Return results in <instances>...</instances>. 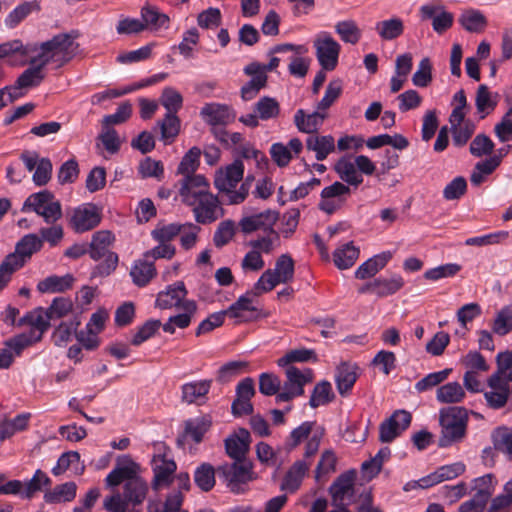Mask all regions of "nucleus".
Here are the masks:
<instances>
[{
    "mask_svg": "<svg viewBox=\"0 0 512 512\" xmlns=\"http://www.w3.org/2000/svg\"><path fill=\"white\" fill-rule=\"evenodd\" d=\"M278 219L279 213L275 210L268 209L251 216L243 217L239 222V227L244 234L262 231L263 236L251 240L249 245L256 251H259V253L269 254L280 241V235L274 229V225Z\"/></svg>",
    "mask_w": 512,
    "mask_h": 512,
    "instance_id": "nucleus-1",
    "label": "nucleus"
},
{
    "mask_svg": "<svg viewBox=\"0 0 512 512\" xmlns=\"http://www.w3.org/2000/svg\"><path fill=\"white\" fill-rule=\"evenodd\" d=\"M244 164L239 158L220 169L214 179V186L224 194L226 201L230 205L242 203L249 194V183H242L238 190H235L238 183L242 181L244 176Z\"/></svg>",
    "mask_w": 512,
    "mask_h": 512,
    "instance_id": "nucleus-2",
    "label": "nucleus"
},
{
    "mask_svg": "<svg viewBox=\"0 0 512 512\" xmlns=\"http://www.w3.org/2000/svg\"><path fill=\"white\" fill-rule=\"evenodd\" d=\"M148 484L139 477L123 484V491L106 496L103 509L106 512H128L142 505L148 493Z\"/></svg>",
    "mask_w": 512,
    "mask_h": 512,
    "instance_id": "nucleus-3",
    "label": "nucleus"
},
{
    "mask_svg": "<svg viewBox=\"0 0 512 512\" xmlns=\"http://www.w3.org/2000/svg\"><path fill=\"white\" fill-rule=\"evenodd\" d=\"M114 240V235L108 230H100L92 235L88 246L90 258L94 261L104 258V261L93 269L92 277L109 276L117 268L119 257L117 253L110 251V246Z\"/></svg>",
    "mask_w": 512,
    "mask_h": 512,
    "instance_id": "nucleus-4",
    "label": "nucleus"
},
{
    "mask_svg": "<svg viewBox=\"0 0 512 512\" xmlns=\"http://www.w3.org/2000/svg\"><path fill=\"white\" fill-rule=\"evenodd\" d=\"M77 47L78 44L74 42V37L71 34H57L52 39L41 43L40 52L30 60V64L41 60L45 62V65L56 62L62 66L74 57Z\"/></svg>",
    "mask_w": 512,
    "mask_h": 512,
    "instance_id": "nucleus-5",
    "label": "nucleus"
},
{
    "mask_svg": "<svg viewBox=\"0 0 512 512\" xmlns=\"http://www.w3.org/2000/svg\"><path fill=\"white\" fill-rule=\"evenodd\" d=\"M467 411L462 407H449L440 412L441 436L438 441L440 447H449L460 441L466 433Z\"/></svg>",
    "mask_w": 512,
    "mask_h": 512,
    "instance_id": "nucleus-6",
    "label": "nucleus"
},
{
    "mask_svg": "<svg viewBox=\"0 0 512 512\" xmlns=\"http://www.w3.org/2000/svg\"><path fill=\"white\" fill-rule=\"evenodd\" d=\"M219 478L232 493L240 494L245 486L254 479L253 465L250 461H234L218 466Z\"/></svg>",
    "mask_w": 512,
    "mask_h": 512,
    "instance_id": "nucleus-7",
    "label": "nucleus"
},
{
    "mask_svg": "<svg viewBox=\"0 0 512 512\" xmlns=\"http://www.w3.org/2000/svg\"><path fill=\"white\" fill-rule=\"evenodd\" d=\"M23 212L33 211L43 217L47 224H54L62 217L61 203L52 192L43 190L31 194L24 202Z\"/></svg>",
    "mask_w": 512,
    "mask_h": 512,
    "instance_id": "nucleus-8",
    "label": "nucleus"
},
{
    "mask_svg": "<svg viewBox=\"0 0 512 512\" xmlns=\"http://www.w3.org/2000/svg\"><path fill=\"white\" fill-rule=\"evenodd\" d=\"M316 57L323 70L332 71L338 64L341 45L328 32H320L315 41Z\"/></svg>",
    "mask_w": 512,
    "mask_h": 512,
    "instance_id": "nucleus-9",
    "label": "nucleus"
},
{
    "mask_svg": "<svg viewBox=\"0 0 512 512\" xmlns=\"http://www.w3.org/2000/svg\"><path fill=\"white\" fill-rule=\"evenodd\" d=\"M140 466L129 455L119 456L115 467L105 478V484L114 488L120 484L139 478Z\"/></svg>",
    "mask_w": 512,
    "mask_h": 512,
    "instance_id": "nucleus-10",
    "label": "nucleus"
},
{
    "mask_svg": "<svg viewBox=\"0 0 512 512\" xmlns=\"http://www.w3.org/2000/svg\"><path fill=\"white\" fill-rule=\"evenodd\" d=\"M187 205L193 207L195 220L199 224H210L223 215L218 197L211 193L197 198L194 204Z\"/></svg>",
    "mask_w": 512,
    "mask_h": 512,
    "instance_id": "nucleus-11",
    "label": "nucleus"
},
{
    "mask_svg": "<svg viewBox=\"0 0 512 512\" xmlns=\"http://www.w3.org/2000/svg\"><path fill=\"white\" fill-rule=\"evenodd\" d=\"M412 415L406 410L395 411L379 427V440L382 443L392 442L411 424Z\"/></svg>",
    "mask_w": 512,
    "mask_h": 512,
    "instance_id": "nucleus-12",
    "label": "nucleus"
},
{
    "mask_svg": "<svg viewBox=\"0 0 512 512\" xmlns=\"http://www.w3.org/2000/svg\"><path fill=\"white\" fill-rule=\"evenodd\" d=\"M351 189L342 182H334L321 191V201L318 207L321 211L331 215L335 213L350 195Z\"/></svg>",
    "mask_w": 512,
    "mask_h": 512,
    "instance_id": "nucleus-13",
    "label": "nucleus"
},
{
    "mask_svg": "<svg viewBox=\"0 0 512 512\" xmlns=\"http://www.w3.org/2000/svg\"><path fill=\"white\" fill-rule=\"evenodd\" d=\"M179 183V194L185 204H194L197 198L210 193L209 182L201 174L185 176Z\"/></svg>",
    "mask_w": 512,
    "mask_h": 512,
    "instance_id": "nucleus-14",
    "label": "nucleus"
},
{
    "mask_svg": "<svg viewBox=\"0 0 512 512\" xmlns=\"http://www.w3.org/2000/svg\"><path fill=\"white\" fill-rule=\"evenodd\" d=\"M101 214L97 206L84 204L74 209L70 219V225L77 233L92 230L99 225Z\"/></svg>",
    "mask_w": 512,
    "mask_h": 512,
    "instance_id": "nucleus-15",
    "label": "nucleus"
},
{
    "mask_svg": "<svg viewBox=\"0 0 512 512\" xmlns=\"http://www.w3.org/2000/svg\"><path fill=\"white\" fill-rule=\"evenodd\" d=\"M465 472V465L462 462H455L448 465H443L437 468L429 475L420 478L413 483V487L418 486L426 489L437 485L443 481L452 480Z\"/></svg>",
    "mask_w": 512,
    "mask_h": 512,
    "instance_id": "nucleus-16",
    "label": "nucleus"
},
{
    "mask_svg": "<svg viewBox=\"0 0 512 512\" xmlns=\"http://www.w3.org/2000/svg\"><path fill=\"white\" fill-rule=\"evenodd\" d=\"M244 72L252 76V79L241 88V97L244 101H250L266 86L267 75L263 74L261 64L258 62L247 65Z\"/></svg>",
    "mask_w": 512,
    "mask_h": 512,
    "instance_id": "nucleus-17",
    "label": "nucleus"
},
{
    "mask_svg": "<svg viewBox=\"0 0 512 512\" xmlns=\"http://www.w3.org/2000/svg\"><path fill=\"white\" fill-rule=\"evenodd\" d=\"M202 119L212 127L225 126L229 124L234 115L229 106L219 103H207L200 111Z\"/></svg>",
    "mask_w": 512,
    "mask_h": 512,
    "instance_id": "nucleus-18",
    "label": "nucleus"
},
{
    "mask_svg": "<svg viewBox=\"0 0 512 512\" xmlns=\"http://www.w3.org/2000/svg\"><path fill=\"white\" fill-rule=\"evenodd\" d=\"M188 291L182 281L169 285L165 291L158 293L156 306L160 309L181 308Z\"/></svg>",
    "mask_w": 512,
    "mask_h": 512,
    "instance_id": "nucleus-19",
    "label": "nucleus"
},
{
    "mask_svg": "<svg viewBox=\"0 0 512 512\" xmlns=\"http://www.w3.org/2000/svg\"><path fill=\"white\" fill-rule=\"evenodd\" d=\"M423 19H432L433 30L442 34L452 27L454 15L451 12L442 10L441 7L433 5H423L420 8Z\"/></svg>",
    "mask_w": 512,
    "mask_h": 512,
    "instance_id": "nucleus-20",
    "label": "nucleus"
},
{
    "mask_svg": "<svg viewBox=\"0 0 512 512\" xmlns=\"http://www.w3.org/2000/svg\"><path fill=\"white\" fill-rule=\"evenodd\" d=\"M254 293L247 291L241 295L233 304H231L226 312L228 317L236 319L238 322H247L257 318L253 314L257 312V308L252 305V295Z\"/></svg>",
    "mask_w": 512,
    "mask_h": 512,
    "instance_id": "nucleus-21",
    "label": "nucleus"
},
{
    "mask_svg": "<svg viewBox=\"0 0 512 512\" xmlns=\"http://www.w3.org/2000/svg\"><path fill=\"white\" fill-rule=\"evenodd\" d=\"M197 308L196 301L186 299L180 308L183 310V313L170 316L168 321L162 325L163 331L174 334L176 327L180 329L187 328L191 324L192 317L196 314Z\"/></svg>",
    "mask_w": 512,
    "mask_h": 512,
    "instance_id": "nucleus-22",
    "label": "nucleus"
},
{
    "mask_svg": "<svg viewBox=\"0 0 512 512\" xmlns=\"http://www.w3.org/2000/svg\"><path fill=\"white\" fill-rule=\"evenodd\" d=\"M327 113L316 110L307 114L303 109H298L294 115V124L300 132L313 134L323 125Z\"/></svg>",
    "mask_w": 512,
    "mask_h": 512,
    "instance_id": "nucleus-23",
    "label": "nucleus"
},
{
    "mask_svg": "<svg viewBox=\"0 0 512 512\" xmlns=\"http://www.w3.org/2000/svg\"><path fill=\"white\" fill-rule=\"evenodd\" d=\"M354 492V475L344 473L340 475L330 487L333 505H347Z\"/></svg>",
    "mask_w": 512,
    "mask_h": 512,
    "instance_id": "nucleus-24",
    "label": "nucleus"
},
{
    "mask_svg": "<svg viewBox=\"0 0 512 512\" xmlns=\"http://www.w3.org/2000/svg\"><path fill=\"white\" fill-rule=\"evenodd\" d=\"M42 248V240L36 234H27L22 237L15 246V251L7 256H14L21 268L31 256Z\"/></svg>",
    "mask_w": 512,
    "mask_h": 512,
    "instance_id": "nucleus-25",
    "label": "nucleus"
},
{
    "mask_svg": "<svg viewBox=\"0 0 512 512\" xmlns=\"http://www.w3.org/2000/svg\"><path fill=\"white\" fill-rule=\"evenodd\" d=\"M250 433L246 429H240L239 434L228 437L225 440V450L227 455L234 461H247L246 453L249 450Z\"/></svg>",
    "mask_w": 512,
    "mask_h": 512,
    "instance_id": "nucleus-26",
    "label": "nucleus"
},
{
    "mask_svg": "<svg viewBox=\"0 0 512 512\" xmlns=\"http://www.w3.org/2000/svg\"><path fill=\"white\" fill-rule=\"evenodd\" d=\"M212 385V380L204 379L191 381L181 386V399L187 404H200L206 399Z\"/></svg>",
    "mask_w": 512,
    "mask_h": 512,
    "instance_id": "nucleus-27",
    "label": "nucleus"
},
{
    "mask_svg": "<svg viewBox=\"0 0 512 512\" xmlns=\"http://www.w3.org/2000/svg\"><path fill=\"white\" fill-rule=\"evenodd\" d=\"M392 257L393 254L390 251L374 255L356 269L355 278L365 280L375 276L388 264Z\"/></svg>",
    "mask_w": 512,
    "mask_h": 512,
    "instance_id": "nucleus-28",
    "label": "nucleus"
},
{
    "mask_svg": "<svg viewBox=\"0 0 512 512\" xmlns=\"http://www.w3.org/2000/svg\"><path fill=\"white\" fill-rule=\"evenodd\" d=\"M309 466L310 464L304 460L296 461L285 474L280 486L281 490L289 493L296 492L299 489Z\"/></svg>",
    "mask_w": 512,
    "mask_h": 512,
    "instance_id": "nucleus-29",
    "label": "nucleus"
},
{
    "mask_svg": "<svg viewBox=\"0 0 512 512\" xmlns=\"http://www.w3.org/2000/svg\"><path fill=\"white\" fill-rule=\"evenodd\" d=\"M334 170L348 187H358L363 182V176L357 171L355 161L352 162L348 156L341 157L335 163Z\"/></svg>",
    "mask_w": 512,
    "mask_h": 512,
    "instance_id": "nucleus-30",
    "label": "nucleus"
},
{
    "mask_svg": "<svg viewBox=\"0 0 512 512\" xmlns=\"http://www.w3.org/2000/svg\"><path fill=\"white\" fill-rule=\"evenodd\" d=\"M176 463L173 460H168L164 457L154 459V479L153 487L159 489L160 487L168 486L172 482V476L176 471Z\"/></svg>",
    "mask_w": 512,
    "mask_h": 512,
    "instance_id": "nucleus-31",
    "label": "nucleus"
},
{
    "mask_svg": "<svg viewBox=\"0 0 512 512\" xmlns=\"http://www.w3.org/2000/svg\"><path fill=\"white\" fill-rule=\"evenodd\" d=\"M459 24L470 33H482L488 25L486 16L478 9L468 8L458 18Z\"/></svg>",
    "mask_w": 512,
    "mask_h": 512,
    "instance_id": "nucleus-32",
    "label": "nucleus"
},
{
    "mask_svg": "<svg viewBox=\"0 0 512 512\" xmlns=\"http://www.w3.org/2000/svg\"><path fill=\"white\" fill-rule=\"evenodd\" d=\"M45 62L38 60L37 63L31 64L29 68L23 71V73L17 78L14 85V90L37 87L44 80L45 74L43 69Z\"/></svg>",
    "mask_w": 512,
    "mask_h": 512,
    "instance_id": "nucleus-33",
    "label": "nucleus"
},
{
    "mask_svg": "<svg viewBox=\"0 0 512 512\" xmlns=\"http://www.w3.org/2000/svg\"><path fill=\"white\" fill-rule=\"evenodd\" d=\"M285 374L287 381L284 385L301 396L304 394V386L313 380V371L309 368L301 371L295 366H286Z\"/></svg>",
    "mask_w": 512,
    "mask_h": 512,
    "instance_id": "nucleus-34",
    "label": "nucleus"
},
{
    "mask_svg": "<svg viewBox=\"0 0 512 512\" xmlns=\"http://www.w3.org/2000/svg\"><path fill=\"white\" fill-rule=\"evenodd\" d=\"M306 148L316 153L318 161H323L335 151V139L332 135L309 136L306 139Z\"/></svg>",
    "mask_w": 512,
    "mask_h": 512,
    "instance_id": "nucleus-35",
    "label": "nucleus"
},
{
    "mask_svg": "<svg viewBox=\"0 0 512 512\" xmlns=\"http://www.w3.org/2000/svg\"><path fill=\"white\" fill-rule=\"evenodd\" d=\"M404 22L399 17H392L375 24V31L384 41H392L404 33Z\"/></svg>",
    "mask_w": 512,
    "mask_h": 512,
    "instance_id": "nucleus-36",
    "label": "nucleus"
},
{
    "mask_svg": "<svg viewBox=\"0 0 512 512\" xmlns=\"http://www.w3.org/2000/svg\"><path fill=\"white\" fill-rule=\"evenodd\" d=\"M141 18L146 29L159 30L169 27L170 19L168 15L160 12V10L152 5H145L141 9Z\"/></svg>",
    "mask_w": 512,
    "mask_h": 512,
    "instance_id": "nucleus-37",
    "label": "nucleus"
},
{
    "mask_svg": "<svg viewBox=\"0 0 512 512\" xmlns=\"http://www.w3.org/2000/svg\"><path fill=\"white\" fill-rule=\"evenodd\" d=\"M184 496L181 491H173L167 495L164 502L149 500L147 512H182Z\"/></svg>",
    "mask_w": 512,
    "mask_h": 512,
    "instance_id": "nucleus-38",
    "label": "nucleus"
},
{
    "mask_svg": "<svg viewBox=\"0 0 512 512\" xmlns=\"http://www.w3.org/2000/svg\"><path fill=\"white\" fill-rule=\"evenodd\" d=\"M357 380L356 367L348 364L342 363L337 368V373L335 376L337 390L340 395H347L351 389L353 388L355 382Z\"/></svg>",
    "mask_w": 512,
    "mask_h": 512,
    "instance_id": "nucleus-39",
    "label": "nucleus"
},
{
    "mask_svg": "<svg viewBox=\"0 0 512 512\" xmlns=\"http://www.w3.org/2000/svg\"><path fill=\"white\" fill-rule=\"evenodd\" d=\"M73 282L74 277L71 274L64 276L51 275L40 281L37 289L41 293H60L70 289Z\"/></svg>",
    "mask_w": 512,
    "mask_h": 512,
    "instance_id": "nucleus-40",
    "label": "nucleus"
},
{
    "mask_svg": "<svg viewBox=\"0 0 512 512\" xmlns=\"http://www.w3.org/2000/svg\"><path fill=\"white\" fill-rule=\"evenodd\" d=\"M68 469H72L77 475H81L85 466L80 463V454L76 451H69L63 453L57 460L56 466L52 468V473L55 476L63 474Z\"/></svg>",
    "mask_w": 512,
    "mask_h": 512,
    "instance_id": "nucleus-41",
    "label": "nucleus"
},
{
    "mask_svg": "<svg viewBox=\"0 0 512 512\" xmlns=\"http://www.w3.org/2000/svg\"><path fill=\"white\" fill-rule=\"evenodd\" d=\"M130 275L137 286L144 287L156 275V268L153 261L144 258L135 262Z\"/></svg>",
    "mask_w": 512,
    "mask_h": 512,
    "instance_id": "nucleus-42",
    "label": "nucleus"
},
{
    "mask_svg": "<svg viewBox=\"0 0 512 512\" xmlns=\"http://www.w3.org/2000/svg\"><path fill=\"white\" fill-rule=\"evenodd\" d=\"M76 491L77 485L74 482H66L56 485L52 490L46 491L44 500L49 504L70 502L75 499Z\"/></svg>",
    "mask_w": 512,
    "mask_h": 512,
    "instance_id": "nucleus-43",
    "label": "nucleus"
},
{
    "mask_svg": "<svg viewBox=\"0 0 512 512\" xmlns=\"http://www.w3.org/2000/svg\"><path fill=\"white\" fill-rule=\"evenodd\" d=\"M360 254L359 248L353 242L344 244L333 253V261L337 268L344 270L352 267Z\"/></svg>",
    "mask_w": 512,
    "mask_h": 512,
    "instance_id": "nucleus-44",
    "label": "nucleus"
},
{
    "mask_svg": "<svg viewBox=\"0 0 512 512\" xmlns=\"http://www.w3.org/2000/svg\"><path fill=\"white\" fill-rule=\"evenodd\" d=\"M376 282V295L380 298L387 297L397 293L405 285L404 278L397 273L392 274L390 277H378Z\"/></svg>",
    "mask_w": 512,
    "mask_h": 512,
    "instance_id": "nucleus-45",
    "label": "nucleus"
},
{
    "mask_svg": "<svg viewBox=\"0 0 512 512\" xmlns=\"http://www.w3.org/2000/svg\"><path fill=\"white\" fill-rule=\"evenodd\" d=\"M51 320L52 319L48 311H44L42 308L28 313L23 318V321L27 322L31 326L29 332L34 335H39L40 340L42 339L43 334L49 329Z\"/></svg>",
    "mask_w": 512,
    "mask_h": 512,
    "instance_id": "nucleus-46",
    "label": "nucleus"
},
{
    "mask_svg": "<svg viewBox=\"0 0 512 512\" xmlns=\"http://www.w3.org/2000/svg\"><path fill=\"white\" fill-rule=\"evenodd\" d=\"M334 29L344 43L355 45L362 37V30L352 19L338 21Z\"/></svg>",
    "mask_w": 512,
    "mask_h": 512,
    "instance_id": "nucleus-47",
    "label": "nucleus"
},
{
    "mask_svg": "<svg viewBox=\"0 0 512 512\" xmlns=\"http://www.w3.org/2000/svg\"><path fill=\"white\" fill-rule=\"evenodd\" d=\"M40 5L37 1L23 2L16 6L5 18L7 28L13 29L17 27L26 17L33 11H39Z\"/></svg>",
    "mask_w": 512,
    "mask_h": 512,
    "instance_id": "nucleus-48",
    "label": "nucleus"
},
{
    "mask_svg": "<svg viewBox=\"0 0 512 512\" xmlns=\"http://www.w3.org/2000/svg\"><path fill=\"white\" fill-rule=\"evenodd\" d=\"M216 473L217 469H215L211 464L204 462L195 469L194 482L202 491H211L215 486Z\"/></svg>",
    "mask_w": 512,
    "mask_h": 512,
    "instance_id": "nucleus-49",
    "label": "nucleus"
},
{
    "mask_svg": "<svg viewBox=\"0 0 512 512\" xmlns=\"http://www.w3.org/2000/svg\"><path fill=\"white\" fill-rule=\"evenodd\" d=\"M318 361L316 352L313 349L299 348L287 352L284 356L277 360L280 367L293 366V363H315Z\"/></svg>",
    "mask_w": 512,
    "mask_h": 512,
    "instance_id": "nucleus-50",
    "label": "nucleus"
},
{
    "mask_svg": "<svg viewBox=\"0 0 512 512\" xmlns=\"http://www.w3.org/2000/svg\"><path fill=\"white\" fill-rule=\"evenodd\" d=\"M210 426L211 420L206 416L188 419L185 421L184 437H189L195 443H200Z\"/></svg>",
    "mask_w": 512,
    "mask_h": 512,
    "instance_id": "nucleus-51",
    "label": "nucleus"
},
{
    "mask_svg": "<svg viewBox=\"0 0 512 512\" xmlns=\"http://www.w3.org/2000/svg\"><path fill=\"white\" fill-rule=\"evenodd\" d=\"M30 419L29 413H21L13 419H6L0 424V440L12 437L15 433L27 428Z\"/></svg>",
    "mask_w": 512,
    "mask_h": 512,
    "instance_id": "nucleus-52",
    "label": "nucleus"
},
{
    "mask_svg": "<svg viewBox=\"0 0 512 512\" xmlns=\"http://www.w3.org/2000/svg\"><path fill=\"white\" fill-rule=\"evenodd\" d=\"M465 397V391L458 382H449L437 389L436 399L440 403H459Z\"/></svg>",
    "mask_w": 512,
    "mask_h": 512,
    "instance_id": "nucleus-53",
    "label": "nucleus"
},
{
    "mask_svg": "<svg viewBox=\"0 0 512 512\" xmlns=\"http://www.w3.org/2000/svg\"><path fill=\"white\" fill-rule=\"evenodd\" d=\"M491 437L494 448L512 459V428L497 427L493 430Z\"/></svg>",
    "mask_w": 512,
    "mask_h": 512,
    "instance_id": "nucleus-54",
    "label": "nucleus"
},
{
    "mask_svg": "<svg viewBox=\"0 0 512 512\" xmlns=\"http://www.w3.org/2000/svg\"><path fill=\"white\" fill-rule=\"evenodd\" d=\"M334 397L335 395L333 393L331 383L323 380L314 387L309 400V405L312 408L327 405L333 401Z\"/></svg>",
    "mask_w": 512,
    "mask_h": 512,
    "instance_id": "nucleus-55",
    "label": "nucleus"
},
{
    "mask_svg": "<svg viewBox=\"0 0 512 512\" xmlns=\"http://www.w3.org/2000/svg\"><path fill=\"white\" fill-rule=\"evenodd\" d=\"M51 479L41 469H37L33 477L23 483V499H32L37 492L42 491L43 487H48Z\"/></svg>",
    "mask_w": 512,
    "mask_h": 512,
    "instance_id": "nucleus-56",
    "label": "nucleus"
},
{
    "mask_svg": "<svg viewBox=\"0 0 512 512\" xmlns=\"http://www.w3.org/2000/svg\"><path fill=\"white\" fill-rule=\"evenodd\" d=\"M200 156L201 150L198 147H192L189 149L182 157L177 168V173L183 177L195 174L200 165Z\"/></svg>",
    "mask_w": 512,
    "mask_h": 512,
    "instance_id": "nucleus-57",
    "label": "nucleus"
},
{
    "mask_svg": "<svg viewBox=\"0 0 512 512\" xmlns=\"http://www.w3.org/2000/svg\"><path fill=\"white\" fill-rule=\"evenodd\" d=\"M254 110L261 120L267 121L278 117L280 105L275 98L264 96L257 101Z\"/></svg>",
    "mask_w": 512,
    "mask_h": 512,
    "instance_id": "nucleus-58",
    "label": "nucleus"
},
{
    "mask_svg": "<svg viewBox=\"0 0 512 512\" xmlns=\"http://www.w3.org/2000/svg\"><path fill=\"white\" fill-rule=\"evenodd\" d=\"M294 260L288 254L279 256L275 263V268L272 269L275 276L279 279L280 283H288L294 277Z\"/></svg>",
    "mask_w": 512,
    "mask_h": 512,
    "instance_id": "nucleus-59",
    "label": "nucleus"
},
{
    "mask_svg": "<svg viewBox=\"0 0 512 512\" xmlns=\"http://www.w3.org/2000/svg\"><path fill=\"white\" fill-rule=\"evenodd\" d=\"M247 367L246 361H230L219 368L216 379L220 383H228L242 374Z\"/></svg>",
    "mask_w": 512,
    "mask_h": 512,
    "instance_id": "nucleus-60",
    "label": "nucleus"
},
{
    "mask_svg": "<svg viewBox=\"0 0 512 512\" xmlns=\"http://www.w3.org/2000/svg\"><path fill=\"white\" fill-rule=\"evenodd\" d=\"M316 425L313 421H305L295 429H293L286 440V447L288 450H292L297 447L302 441L307 440L313 431V427Z\"/></svg>",
    "mask_w": 512,
    "mask_h": 512,
    "instance_id": "nucleus-61",
    "label": "nucleus"
},
{
    "mask_svg": "<svg viewBox=\"0 0 512 512\" xmlns=\"http://www.w3.org/2000/svg\"><path fill=\"white\" fill-rule=\"evenodd\" d=\"M462 269L457 263H446L425 271L423 277L429 281H438L443 278L454 277Z\"/></svg>",
    "mask_w": 512,
    "mask_h": 512,
    "instance_id": "nucleus-62",
    "label": "nucleus"
},
{
    "mask_svg": "<svg viewBox=\"0 0 512 512\" xmlns=\"http://www.w3.org/2000/svg\"><path fill=\"white\" fill-rule=\"evenodd\" d=\"M39 341H40L39 335H34L33 333L28 331V332L21 333L19 335H16V336L8 339L5 342V345L10 350H13L15 355L19 356L25 348H27Z\"/></svg>",
    "mask_w": 512,
    "mask_h": 512,
    "instance_id": "nucleus-63",
    "label": "nucleus"
},
{
    "mask_svg": "<svg viewBox=\"0 0 512 512\" xmlns=\"http://www.w3.org/2000/svg\"><path fill=\"white\" fill-rule=\"evenodd\" d=\"M493 332L504 336L512 331V304L504 306L496 315Z\"/></svg>",
    "mask_w": 512,
    "mask_h": 512,
    "instance_id": "nucleus-64",
    "label": "nucleus"
}]
</instances>
